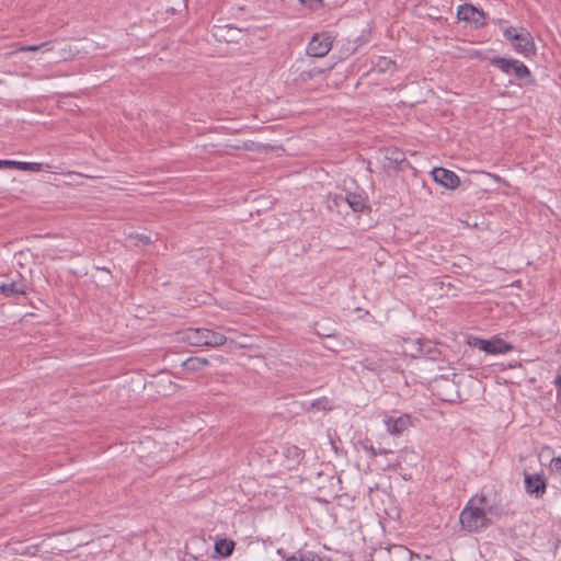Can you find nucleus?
<instances>
[{"instance_id":"28","label":"nucleus","mask_w":561,"mask_h":561,"mask_svg":"<svg viewBox=\"0 0 561 561\" xmlns=\"http://www.w3.org/2000/svg\"><path fill=\"white\" fill-rule=\"evenodd\" d=\"M332 202L335 206H340L342 203H345V194H335Z\"/></svg>"},{"instance_id":"32","label":"nucleus","mask_w":561,"mask_h":561,"mask_svg":"<svg viewBox=\"0 0 561 561\" xmlns=\"http://www.w3.org/2000/svg\"><path fill=\"white\" fill-rule=\"evenodd\" d=\"M488 512L493 513V508L491 506L488 507Z\"/></svg>"},{"instance_id":"7","label":"nucleus","mask_w":561,"mask_h":561,"mask_svg":"<svg viewBox=\"0 0 561 561\" xmlns=\"http://www.w3.org/2000/svg\"><path fill=\"white\" fill-rule=\"evenodd\" d=\"M457 18L461 21L473 23L477 27H481L486 24L485 13L470 3H465L458 7Z\"/></svg>"},{"instance_id":"11","label":"nucleus","mask_w":561,"mask_h":561,"mask_svg":"<svg viewBox=\"0 0 561 561\" xmlns=\"http://www.w3.org/2000/svg\"><path fill=\"white\" fill-rule=\"evenodd\" d=\"M345 203L356 213H362L369 208L367 196L364 193L346 192Z\"/></svg>"},{"instance_id":"3","label":"nucleus","mask_w":561,"mask_h":561,"mask_svg":"<svg viewBox=\"0 0 561 561\" xmlns=\"http://www.w3.org/2000/svg\"><path fill=\"white\" fill-rule=\"evenodd\" d=\"M459 520L462 529L469 533L478 531L479 529L489 525L485 510L480 507H472L470 506V502L460 513Z\"/></svg>"},{"instance_id":"19","label":"nucleus","mask_w":561,"mask_h":561,"mask_svg":"<svg viewBox=\"0 0 561 561\" xmlns=\"http://www.w3.org/2000/svg\"><path fill=\"white\" fill-rule=\"evenodd\" d=\"M285 561H323V559L316 552L308 551L305 553H300L299 557H297L296 554H293V556L286 558Z\"/></svg>"},{"instance_id":"18","label":"nucleus","mask_w":561,"mask_h":561,"mask_svg":"<svg viewBox=\"0 0 561 561\" xmlns=\"http://www.w3.org/2000/svg\"><path fill=\"white\" fill-rule=\"evenodd\" d=\"M310 409L316 410V411L328 412L333 409V404L329 398L322 397L317 400H313L310 404Z\"/></svg>"},{"instance_id":"25","label":"nucleus","mask_w":561,"mask_h":561,"mask_svg":"<svg viewBox=\"0 0 561 561\" xmlns=\"http://www.w3.org/2000/svg\"><path fill=\"white\" fill-rule=\"evenodd\" d=\"M550 468L553 472L561 474V457H553L550 462Z\"/></svg>"},{"instance_id":"6","label":"nucleus","mask_w":561,"mask_h":561,"mask_svg":"<svg viewBox=\"0 0 561 561\" xmlns=\"http://www.w3.org/2000/svg\"><path fill=\"white\" fill-rule=\"evenodd\" d=\"M332 48L329 34H314L307 46V54L312 57H324Z\"/></svg>"},{"instance_id":"15","label":"nucleus","mask_w":561,"mask_h":561,"mask_svg":"<svg viewBox=\"0 0 561 561\" xmlns=\"http://www.w3.org/2000/svg\"><path fill=\"white\" fill-rule=\"evenodd\" d=\"M209 365V360L204 357H190L182 363V367L187 371H199Z\"/></svg>"},{"instance_id":"16","label":"nucleus","mask_w":561,"mask_h":561,"mask_svg":"<svg viewBox=\"0 0 561 561\" xmlns=\"http://www.w3.org/2000/svg\"><path fill=\"white\" fill-rule=\"evenodd\" d=\"M234 542L229 539H219L215 542V553L227 558L233 553Z\"/></svg>"},{"instance_id":"13","label":"nucleus","mask_w":561,"mask_h":561,"mask_svg":"<svg viewBox=\"0 0 561 561\" xmlns=\"http://www.w3.org/2000/svg\"><path fill=\"white\" fill-rule=\"evenodd\" d=\"M385 423L387 425V431L393 435L401 434L411 424L410 417L408 415H402L397 419L389 417L385 421Z\"/></svg>"},{"instance_id":"22","label":"nucleus","mask_w":561,"mask_h":561,"mask_svg":"<svg viewBox=\"0 0 561 561\" xmlns=\"http://www.w3.org/2000/svg\"><path fill=\"white\" fill-rule=\"evenodd\" d=\"M356 364L362 369H367V370H370V371H376L380 367L378 362L369 359V358H365L363 360H359Z\"/></svg>"},{"instance_id":"14","label":"nucleus","mask_w":561,"mask_h":561,"mask_svg":"<svg viewBox=\"0 0 561 561\" xmlns=\"http://www.w3.org/2000/svg\"><path fill=\"white\" fill-rule=\"evenodd\" d=\"M0 168H11V169H18V170H22V171L38 172L42 170V164L35 163V162L0 160Z\"/></svg>"},{"instance_id":"27","label":"nucleus","mask_w":561,"mask_h":561,"mask_svg":"<svg viewBox=\"0 0 561 561\" xmlns=\"http://www.w3.org/2000/svg\"><path fill=\"white\" fill-rule=\"evenodd\" d=\"M135 239L138 242H140L141 244H144V245H148V244H150L152 242L151 238L149 236H146V234H136Z\"/></svg>"},{"instance_id":"31","label":"nucleus","mask_w":561,"mask_h":561,"mask_svg":"<svg viewBox=\"0 0 561 561\" xmlns=\"http://www.w3.org/2000/svg\"><path fill=\"white\" fill-rule=\"evenodd\" d=\"M479 502H480L482 505L486 506V496H485V495H481V496L479 497Z\"/></svg>"},{"instance_id":"23","label":"nucleus","mask_w":561,"mask_h":561,"mask_svg":"<svg viewBox=\"0 0 561 561\" xmlns=\"http://www.w3.org/2000/svg\"><path fill=\"white\" fill-rule=\"evenodd\" d=\"M504 36L511 43H515L516 38L519 36V32H517L515 27L510 26V27L505 28Z\"/></svg>"},{"instance_id":"4","label":"nucleus","mask_w":561,"mask_h":561,"mask_svg":"<svg viewBox=\"0 0 561 561\" xmlns=\"http://www.w3.org/2000/svg\"><path fill=\"white\" fill-rule=\"evenodd\" d=\"M382 156V168L387 172H394L402 169L404 165L410 167L405 153L397 147L382 148L380 150Z\"/></svg>"},{"instance_id":"33","label":"nucleus","mask_w":561,"mask_h":561,"mask_svg":"<svg viewBox=\"0 0 561 561\" xmlns=\"http://www.w3.org/2000/svg\"><path fill=\"white\" fill-rule=\"evenodd\" d=\"M295 453L298 455L299 454V450L297 447H295Z\"/></svg>"},{"instance_id":"2","label":"nucleus","mask_w":561,"mask_h":561,"mask_svg":"<svg viewBox=\"0 0 561 561\" xmlns=\"http://www.w3.org/2000/svg\"><path fill=\"white\" fill-rule=\"evenodd\" d=\"M490 64L506 75H513L518 80L526 79L529 82L534 81L528 67L517 59L494 56L490 59Z\"/></svg>"},{"instance_id":"21","label":"nucleus","mask_w":561,"mask_h":561,"mask_svg":"<svg viewBox=\"0 0 561 561\" xmlns=\"http://www.w3.org/2000/svg\"><path fill=\"white\" fill-rule=\"evenodd\" d=\"M360 445L373 458H375L377 455L390 453V450L383 448L377 449V447H374L371 444H368L367 442H362Z\"/></svg>"},{"instance_id":"1","label":"nucleus","mask_w":561,"mask_h":561,"mask_svg":"<svg viewBox=\"0 0 561 561\" xmlns=\"http://www.w3.org/2000/svg\"><path fill=\"white\" fill-rule=\"evenodd\" d=\"M182 341L192 346L219 347L227 342L226 335L205 328H190L182 332Z\"/></svg>"},{"instance_id":"8","label":"nucleus","mask_w":561,"mask_h":561,"mask_svg":"<svg viewBox=\"0 0 561 561\" xmlns=\"http://www.w3.org/2000/svg\"><path fill=\"white\" fill-rule=\"evenodd\" d=\"M433 180L446 188L455 190L460 185L459 176L445 168H434L432 171Z\"/></svg>"},{"instance_id":"29","label":"nucleus","mask_w":561,"mask_h":561,"mask_svg":"<svg viewBox=\"0 0 561 561\" xmlns=\"http://www.w3.org/2000/svg\"><path fill=\"white\" fill-rule=\"evenodd\" d=\"M553 385L558 389V396H561V374L554 379Z\"/></svg>"},{"instance_id":"5","label":"nucleus","mask_w":561,"mask_h":561,"mask_svg":"<svg viewBox=\"0 0 561 561\" xmlns=\"http://www.w3.org/2000/svg\"><path fill=\"white\" fill-rule=\"evenodd\" d=\"M472 345L488 354H505L514 348L513 345L500 337H493L491 340L477 337Z\"/></svg>"},{"instance_id":"9","label":"nucleus","mask_w":561,"mask_h":561,"mask_svg":"<svg viewBox=\"0 0 561 561\" xmlns=\"http://www.w3.org/2000/svg\"><path fill=\"white\" fill-rule=\"evenodd\" d=\"M515 50L525 57H529L531 55H535L536 53V45L534 43L531 34L526 31L522 30L519 32V36L516 38L515 43H512Z\"/></svg>"},{"instance_id":"30","label":"nucleus","mask_w":561,"mask_h":561,"mask_svg":"<svg viewBox=\"0 0 561 561\" xmlns=\"http://www.w3.org/2000/svg\"><path fill=\"white\" fill-rule=\"evenodd\" d=\"M299 1H300V3H302L305 5L311 7L312 2H320L321 0H299Z\"/></svg>"},{"instance_id":"20","label":"nucleus","mask_w":561,"mask_h":561,"mask_svg":"<svg viewBox=\"0 0 561 561\" xmlns=\"http://www.w3.org/2000/svg\"><path fill=\"white\" fill-rule=\"evenodd\" d=\"M323 72H324L323 69L317 68V67L309 69V70H304L300 72L298 80H300L302 82H307L309 80L314 79L316 77L321 76Z\"/></svg>"},{"instance_id":"26","label":"nucleus","mask_w":561,"mask_h":561,"mask_svg":"<svg viewBox=\"0 0 561 561\" xmlns=\"http://www.w3.org/2000/svg\"><path fill=\"white\" fill-rule=\"evenodd\" d=\"M48 46V43H42L39 45H28V46H22L19 50L20 51H37L43 47Z\"/></svg>"},{"instance_id":"24","label":"nucleus","mask_w":561,"mask_h":561,"mask_svg":"<svg viewBox=\"0 0 561 561\" xmlns=\"http://www.w3.org/2000/svg\"><path fill=\"white\" fill-rule=\"evenodd\" d=\"M393 66H394V62L387 59L386 57H380L379 61L377 64V67L379 68L380 71H386L389 69V67H393Z\"/></svg>"},{"instance_id":"10","label":"nucleus","mask_w":561,"mask_h":561,"mask_svg":"<svg viewBox=\"0 0 561 561\" xmlns=\"http://www.w3.org/2000/svg\"><path fill=\"white\" fill-rule=\"evenodd\" d=\"M525 488L529 494L541 496L546 492L547 483L545 478L539 474H526Z\"/></svg>"},{"instance_id":"12","label":"nucleus","mask_w":561,"mask_h":561,"mask_svg":"<svg viewBox=\"0 0 561 561\" xmlns=\"http://www.w3.org/2000/svg\"><path fill=\"white\" fill-rule=\"evenodd\" d=\"M27 286L22 279H12L8 283L0 284V293L5 297H12L15 295H25Z\"/></svg>"},{"instance_id":"17","label":"nucleus","mask_w":561,"mask_h":561,"mask_svg":"<svg viewBox=\"0 0 561 561\" xmlns=\"http://www.w3.org/2000/svg\"><path fill=\"white\" fill-rule=\"evenodd\" d=\"M420 344L419 353L421 355H425L428 359L435 360L437 358V355L439 354V351L435 345H433L430 341H417Z\"/></svg>"}]
</instances>
